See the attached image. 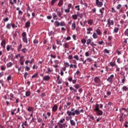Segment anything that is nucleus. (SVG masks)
<instances>
[{
	"label": "nucleus",
	"instance_id": "nucleus-20",
	"mask_svg": "<svg viewBox=\"0 0 128 128\" xmlns=\"http://www.w3.org/2000/svg\"><path fill=\"white\" fill-rule=\"evenodd\" d=\"M70 68H78V66L76 64H70Z\"/></svg>",
	"mask_w": 128,
	"mask_h": 128
},
{
	"label": "nucleus",
	"instance_id": "nucleus-59",
	"mask_svg": "<svg viewBox=\"0 0 128 128\" xmlns=\"http://www.w3.org/2000/svg\"><path fill=\"white\" fill-rule=\"evenodd\" d=\"M112 14H114V13L116 12V10H115L114 8H112Z\"/></svg>",
	"mask_w": 128,
	"mask_h": 128
},
{
	"label": "nucleus",
	"instance_id": "nucleus-52",
	"mask_svg": "<svg viewBox=\"0 0 128 128\" xmlns=\"http://www.w3.org/2000/svg\"><path fill=\"white\" fill-rule=\"evenodd\" d=\"M53 16V18L54 20H58V18H56L58 17V16H56V13H54L52 14Z\"/></svg>",
	"mask_w": 128,
	"mask_h": 128
},
{
	"label": "nucleus",
	"instance_id": "nucleus-22",
	"mask_svg": "<svg viewBox=\"0 0 128 128\" xmlns=\"http://www.w3.org/2000/svg\"><path fill=\"white\" fill-rule=\"evenodd\" d=\"M92 31V28H87V32L86 34H90L92 33H90V32Z\"/></svg>",
	"mask_w": 128,
	"mask_h": 128
},
{
	"label": "nucleus",
	"instance_id": "nucleus-56",
	"mask_svg": "<svg viewBox=\"0 0 128 128\" xmlns=\"http://www.w3.org/2000/svg\"><path fill=\"white\" fill-rule=\"evenodd\" d=\"M124 36H128V28H127L125 32H124Z\"/></svg>",
	"mask_w": 128,
	"mask_h": 128
},
{
	"label": "nucleus",
	"instance_id": "nucleus-11",
	"mask_svg": "<svg viewBox=\"0 0 128 128\" xmlns=\"http://www.w3.org/2000/svg\"><path fill=\"white\" fill-rule=\"evenodd\" d=\"M96 5L98 8H102V6H104V3L102 2H100V0H96Z\"/></svg>",
	"mask_w": 128,
	"mask_h": 128
},
{
	"label": "nucleus",
	"instance_id": "nucleus-45",
	"mask_svg": "<svg viewBox=\"0 0 128 128\" xmlns=\"http://www.w3.org/2000/svg\"><path fill=\"white\" fill-rule=\"evenodd\" d=\"M60 26H66V22H60Z\"/></svg>",
	"mask_w": 128,
	"mask_h": 128
},
{
	"label": "nucleus",
	"instance_id": "nucleus-9",
	"mask_svg": "<svg viewBox=\"0 0 128 128\" xmlns=\"http://www.w3.org/2000/svg\"><path fill=\"white\" fill-rule=\"evenodd\" d=\"M94 81L96 84H98V86H100V79L98 77H95L94 78Z\"/></svg>",
	"mask_w": 128,
	"mask_h": 128
},
{
	"label": "nucleus",
	"instance_id": "nucleus-42",
	"mask_svg": "<svg viewBox=\"0 0 128 128\" xmlns=\"http://www.w3.org/2000/svg\"><path fill=\"white\" fill-rule=\"evenodd\" d=\"M20 62H24V56H20Z\"/></svg>",
	"mask_w": 128,
	"mask_h": 128
},
{
	"label": "nucleus",
	"instance_id": "nucleus-50",
	"mask_svg": "<svg viewBox=\"0 0 128 128\" xmlns=\"http://www.w3.org/2000/svg\"><path fill=\"white\" fill-rule=\"evenodd\" d=\"M122 4H118L116 8V10H120V9L122 8Z\"/></svg>",
	"mask_w": 128,
	"mask_h": 128
},
{
	"label": "nucleus",
	"instance_id": "nucleus-57",
	"mask_svg": "<svg viewBox=\"0 0 128 128\" xmlns=\"http://www.w3.org/2000/svg\"><path fill=\"white\" fill-rule=\"evenodd\" d=\"M69 44L68 42L64 44V48H68Z\"/></svg>",
	"mask_w": 128,
	"mask_h": 128
},
{
	"label": "nucleus",
	"instance_id": "nucleus-2",
	"mask_svg": "<svg viewBox=\"0 0 128 128\" xmlns=\"http://www.w3.org/2000/svg\"><path fill=\"white\" fill-rule=\"evenodd\" d=\"M66 114L68 116H74L76 114V116H78L79 114H80V110H78L74 109V108H72L71 109V110H68L66 112Z\"/></svg>",
	"mask_w": 128,
	"mask_h": 128
},
{
	"label": "nucleus",
	"instance_id": "nucleus-47",
	"mask_svg": "<svg viewBox=\"0 0 128 128\" xmlns=\"http://www.w3.org/2000/svg\"><path fill=\"white\" fill-rule=\"evenodd\" d=\"M22 52H24V54H26L28 52V50L26 48H24L22 50Z\"/></svg>",
	"mask_w": 128,
	"mask_h": 128
},
{
	"label": "nucleus",
	"instance_id": "nucleus-46",
	"mask_svg": "<svg viewBox=\"0 0 128 128\" xmlns=\"http://www.w3.org/2000/svg\"><path fill=\"white\" fill-rule=\"evenodd\" d=\"M124 116V113L122 114V115L120 116L119 120L120 122H122L124 120V118H122V116Z\"/></svg>",
	"mask_w": 128,
	"mask_h": 128
},
{
	"label": "nucleus",
	"instance_id": "nucleus-41",
	"mask_svg": "<svg viewBox=\"0 0 128 128\" xmlns=\"http://www.w3.org/2000/svg\"><path fill=\"white\" fill-rule=\"evenodd\" d=\"M34 110V108L32 106H30L28 107V112H32V110Z\"/></svg>",
	"mask_w": 128,
	"mask_h": 128
},
{
	"label": "nucleus",
	"instance_id": "nucleus-25",
	"mask_svg": "<svg viewBox=\"0 0 128 128\" xmlns=\"http://www.w3.org/2000/svg\"><path fill=\"white\" fill-rule=\"evenodd\" d=\"M27 123H28L27 120L25 121L24 122H22V128H26L24 126H28V125Z\"/></svg>",
	"mask_w": 128,
	"mask_h": 128
},
{
	"label": "nucleus",
	"instance_id": "nucleus-15",
	"mask_svg": "<svg viewBox=\"0 0 128 128\" xmlns=\"http://www.w3.org/2000/svg\"><path fill=\"white\" fill-rule=\"evenodd\" d=\"M50 80V76H45L43 78V80H45L46 82H48Z\"/></svg>",
	"mask_w": 128,
	"mask_h": 128
},
{
	"label": "nucleus",
	"instance_id": "nucleus-12",
	"mask_svg": "<svg viewBox=\"0 0 128 128\" xmlns=\"http://www.w3.org/2000/svg\"><path fill=\"white\" fill-rule=\"evenodd\" d=\"M117 26L114 28V34H118V30H120V24H117Z\"/></svg>",
	"mask_w": 128,
	"mask_h": 128
},
{
	"label": "nucleus",
	"instance_id": "nucleus-58",
	"mask_svg": "<svg viewBox=\"0 0 128 128\" xmlns=\"http://www.w3.org/2000/svg\"><path fill=\"white\" fill-rule=\"evenodd\" d=\"M86 60V61L88 62H92V58H88Z\"/></svg>",
	"mask_w": 128,
	"mask_h": 128
},
{
	"label": "nucleus",
	"instance_id": "nucleus-8",
	"mask_svg": "<svg viewBox=\"0 0 128 128\" xmlns=\"http://www.w3.org/2000/svg\"><path fill=\"white\" fill-rule=\"evenodd\" d=\"M114 75H110L109 77H108L107 79V82H108L110 84H112V80H114Z\"/></svg>",
	"mask_w": 128,
	"mask_h": 128
},
{
	"label": "nucleus",
	"instance_id": "nucleus-54",
	"mask_svg": "<svg viewBox=\"0 0 128 128\" xmlns=\"http://www.w3.org/2000/svg\"><path fill=\"white\" fill-rule=\"evenodd\" d=\"M104 54H110V51L108 49L106 48V49L104 50Z\"/></svg>",
	"mask_w": 128,
	"mask_h": 128
},
{
	"label": "nucleus",
	"instance_id": "nucleus-3",
	"mask_svg": "<svg viewBox=\"0 0 128 128\" xmlns=\"http://www.w3.org/2000/svg\"><path fill=\"white\" fill-rule=\"evenodd\" d=\"M22 40L25 44H28V36H26V32H23L22 34Z\"/></svg>",
	"mask_w": 128,
	"mask_h": 128
},
{
	"label": "nucleus",
	"instance_id": "nucleus-49",
	"mask_svg": "<svg viewBox=\"0 0 128 128\" xmlns=\"http://www.w3.org/2000/svg\"><path fill=\"white\" fill-rule=\"evenodd\" d=\"M26 6L27 7V12L28 10L29 12H32V9H30V6H28V4H26Z\"/></svg>",
	"mask_w": 128,
	"mask_h": 128
},
{
	"label": "nucleus",
	"instance_id": "nucleus-34",
	"mask_svg": "<svg viewBox=\"0 0 128 128\" xmlns=\"http://www.w3.org/2000/svg\"><path fill=\"white\" fill-rule=\"evenodd\" d=\"M30 26V22H26L25 26L26 28H28L29 26Z\"/></svg>",
	"mask_w": 128,
	"mask_h": 128
},
{
	"label": "nucleus",
	"instance_id": "nucleus-61",
	"mask_svg": "<svg viewBox=\"0 0 128 128\" xmlns=\"http://www.w3.org/2000/svg\"><path fill=\"white\" fill-rule=\"evenodd\" d=\"M33 42L34 44H38V40H34Z\"/></svg>",
	"mask_w": 128,
	"mask_h": 128
},
{
	"label": "nucleus",
	"instance_id": "nucleus-24",
	"mask_svg": "<svg viewBox=\"0 0 128 128\" xmlns=\"http://www.w3.org/2000/svg\"><path fill=\"white\" fill-rule=\"evenodd\" d=\"M103 10H104V8H102L100 10V12L102 18L104 16V12H102Z\"/></svg>",
	"mask_w": 128,
	"mask_h": 128
},
{
	"label": "nucleus",
	"instance_id": "nucleus-44",
	"mask_svg": "<svg viewBox=\"0 0 128 128\" xmlns=\"http://www.w3.org/2000/svg\"><path fill=\"white\" fill-rule=\"evenodd\" d=\"M81 42L82 44H84L86 42V40L84 38L81 40Z\"/></svg>",
	"mask_w": 128,
	"mask_h": 128
},
{
	"label": "nucleus",
	"instance_id": "nucleus-14",
	"mask_svg": "<svg viewBox=\"0 0 128 128\" xmlns=\"http://www.w3.org/2000/svg\"><path fill=\"white\" fill-rule=\"evenodd\" d=\"M59 128H66V123H58Z\"/></svg>",
	"mask_w": 128,
	"mask_h": 128
},
{
	"label": "nucleus",
	"instance_id": "nucleus-32",
	"mask_svg": "<svg viewBox=\"0 0 128 128\" xmlns=\"http://www.w3.org/2000/svg\"><path fill=\"white\" fill-rule=\"evenodd\" d=\"M47 70H48V71H46V74H50V72H52V70L50 69V68H49V67H48V68H47Z\"/></svg>",
	"mask_w": 128,
	"mask_h": 128
},
{
	"label": "nucleus",
	"instance_id": "nucleus-4",
	"mask_svg": "<svg viewBox=\"0 0 128 128\" xmlns=\"http://www.w3.org/2000/svg\"><path fill=\"white\" fill-rule=\"evenodd\" d=\"M86 44L87 46H96V44H94V42H92V39L89 38L86 40Z\"/></svg>",
	"mask_w": 128,
	"mask_h": 128
},
{
	"label": "nucleus",
	"instance_id": "nucleus-63",
	"mask_svg": "<svg viewBox=\"0 0 128 128\" xmlns=\"http://www.w3.org/2000/svg\"><path fill=\"white\" fill-rule=\"evenodd\" d=\"M68 82H71L72 80V77L70 76L69 78H68Z\"/></svg>",
	"mask_w": 128,
	"mask_h": 128
},
{
	"label": "nucleus",
	"instance_id": "nucleus-43",
	"mask_svg": "<svg viewBox=\"0 0 128 128\" xmlns=\"http://www.w3.org/2000/svg\"><path fill=\"white\" fill-rule=\"evenodd\" d=\"M30 96V92L26 91V96Z\"/></svg>",
	"mask_w": 128,
	"mask_h": 128
},
{
	"label": "nucleus",
	"instance_id": "nucleus-26",
	"mask_svg": "<svg viewBox=\"0 0 128 128\" xmlns=\"http://www.w3.org/2000/svg\"><path fill=\"white\" fill-rule=\"evenodd\" d=\"M38 72L35 73L33 76H32V78H38Z\"/></svg>",
	"mask_w": 128,
	"mask_h": 128
},
{
	"label": "nucleus",
	"instance_id": "nucleus-23",
	"mask_svg": "<svg viewBox=\"0 0 128 128\" xmlns=\"http://www.w3.org/2000/svg\"><path fill=\"white\" fill-rule=\"evenodd\" d=\"M98 34H97L96 32H94L92 34L93 38L96 39L98 38Z\"/></svg>",
	"mask_w": 128,
	"mask_h": 128
},
{
	"label": "nucleus",
	"instance_id": "nucleus-31",
	"mask_svg": "<svg viewBox=\"0 0 128 128\" xmlns=\"http://www.w3.org/2000/svg\"><path fill=\"white\" fill-rule=\"evenodd\" d=\"M110 66L114 68V66H116V61H114V62H110Z\"/></svg>",
	"mask_w": 128,
	"mask_h": 128
},
{
	"label": "nucleus",
	"instance_id": "nucleus-53",
	"mask_svg": "<svg viewBox=\"0 0 128 128\" xmlns=\"http://www.w3.org/2000/svg\"><path fill=\"white\" fill-rule=\"evenodd\" d=\"M73 58H74L76 60H80V58H78V55L74 56Z\"/></svg>",
	"mask_w": 128,
	"mask_h": 128
},
{
	"label": "nucleus",
	"instance_id": "nucleus-60",
	"mask_svg": "<svg viewBox=\"0 0 128 128\" xmlns=\"http://www.w3.org/2000/svg\"><path fill=\"white\" fill-rule=\"evenodd\" d=\"M112 40V36H108V42H110V40Z\"/></svg>",
	"mask_w": 128,
	"mask_h": 128
},
{
	"label": "nucleus",
	"instance_id": "nucleus-6",
	"mask_svg": "<svg viewBox=\"0 0 128 128\" xmlns=\"http://www.w3.org/2000/svg\"><path fill=\"white\" fill-rule=\"evenodd\" d=\"M107 22L108 28H110V26H114V20H111L110 18H108L107 20Z\"/></svg>",
	"mask_w": 128,
	"mask_h": 128
},
{
	"label": "nucleus",
	"instance_id": "nucleus-28",
	"mask_svg": "<svg viewBox=\"0 0 128 128\" xmlns=\"http://www.w3.org/2000/svg\"><path fill=\"white\" fill-rule=\"evenodd\" d=\"M54 24L55 26L58 28V26H60V23L58 22V21H55Z\"/></svg>",
	"mask_w": 128,
	"mask_h": 128
},
{
	"label": "nucleus",
	"instance_id": "nucleus-33",
	"mask_svg": "<svg viewBox=\"0 0 128 128\" xmlns=\"http://www.w3.org/2000/svg\"><path fill=\"white\" fill-rule=\"evenodd\" d=\"M12 48V46L8 44L6 46V50L7 52H10V49Z\"/></svg>",
	"mask_w": 128,
	"mask_h": 128
},
{
	"label": "nucleus",
	"instance_id": "nucleus-35",
	"mask_svg": "<svg viewBox=\"0 0 128 128\" xmlns=\"http://www.w3.org/2000/svg\"><path fill=\"white\" fill-rule=\"evenodd\" d=\"M6 40H3L1 42V46H6Z\"/></svg>",
	"mask_w": 128,
	"mask_h": 128
},
{
	"label": "nucleus",
	"instance_id": "nucleus-27",
	"mask_svg": "<svg viewBox=\"0 0 128 128\" xmlns=\"http://www.w3.org/2000/svg\"><path fill=\"white\" fill-rule=\"evenodd\" d=\"M13 64L12 62H9L6 64L7 68H12L13 66Z\"/></svg>",
	"mask_w": 128,
	"mask_h": 128
},
{
	"label": "nucleus",
	"instance_id": "nucleus-29",
	"mask_svg": "<svg viewBox=\"0 0 128 128\" xmlns=\"http://www.w3.org/2000/svg\"><path fill=\"white\" fill-rule=\"evenodd\" d=\"M70 90H72L74 92V93L78 92V90H76V89L74 88L72 86L70 87Z\"/></svg>",
	"mask_w": 128,
	"mask_h": 128
},
{
	"label": "nucleus",
	"instance_id": "nucleus-10",
	"mask_svg": "<svg viewBox=\"0 0 128 128\" xmlns=\"http://www.w3.org/2000/svg\"><path fill=\"white\" fill-rule=\"evenodd\" d=\"M54 62L55 64L53 65V66L55 68H58V64H60V60H54Z\"/></svg>",
	"mask_w": 128,
	"mask_h": 128
},
{
	"label": "nucleus",
	"instance_id": "nucleus-5",
	"mask_svg": "<svg viewBox=\"0 0 128 128\" xmlns=\"http://www.w3.org/2000/svg\"><path fill=\"white\" fill-rule=\"evenodd\" d=\"M68 8L64 9V12H66V14H70V8L72 10L74 8V6H72V4H69L68 6Z\"/></svg>",
	"mask_w": 128,
	"mask_h": 128
},
{
	"label": "nucleus",
	"instance_id": "nucleus-38",
	"mask_svg": "<svg viewBox=\"0 0 128 128\" xmlns=\"http://www.w3.org/2000/svg\"><path fill=\"white\" fill-rule=\"evenodd\" d=\"M64 1L62 0H60L58 3V6H62Z\"/></svg>",
	"mask_w": 128,
	"mask_h": 128
},
{
	"label": "nucleus",
	"instance_id": "nucleus-40",
	"mask_svg": "<svg viewBox=\"0 0 128 128\" xmlns=\"http://www.w3.org/2000/svg\"><path fill=\"white\" fill-rule=\"evenodd\" d=\"M57 14L59 18H62V12L58 11L57 12Z\"/></svg>",
	"mask_w": 128,
	"mask_h": 128
},
{
	"label": "nucleus",
	"instance_id": "nucleus-1",
	"mask_svg": "<svg viewBox=\"0 0 128 128\" xmlns=\"http://www.w3.org/2000/svg\"><path fill=\"white\" fill-rule=\"evenodd\" d=\"M103 106L104 105H102V104H96V106H94V110L96 112L97 116H102L104 112H102V110H100V108L102 109Z\"/></svg>",
	"mask_w": 128,
	"mask_h": 128
},
{
	"label": "nucleus",
	"instance_id": "nucleus-48",
	"mask_svg": "<svg viewBox=\"0 0 128 128\" xmlns=\"http://www.w3.org/2000/svg\"><path fill=\"white\" fill-rule=\"evenodd\" d=\"M22 44H20L18 47V52H20V50H22Z\"/></svg>",
	"mask_w": 128,
	"mask_h": 128
},
{
	"label": "nucleus",
	"instance_id": "nucleus-39",
	"mask_svg": "<svg viewBox=\"0 0 128 128\" xmlns=\"http://www.w3.org/2000/svg\"><path fill=\"white\" fill-rule=\"evenodd\" d=\"M74 86L76 90H78V88H80V86L78 84H76L74 85Z\"/></svg>",
	"mask_w": 128,
	"mask_h": 128
},
{
	"label": "nucleus",
	"instance_id": "nucleus-13",
	"mask_svg": "<svg viewBox=\"0 0 128 128\" xmlns=\"http://www.w3.org/2000/svg\"><path fill=\"white\" fill-rule=\"evenodd\" d=\"M34 62V58H32L31 60H26L25 62V64H28V63L30 64H32V62Z\"/></svg>",
	"mask_w": 128,
	"mask_h": 128
},
{
	"label": "nucleus",
	"instance_id": "nucleus-7",
	"mask_svg": "<svg viewBox=\"0 0 128 128\" xmlns=\"http://www.w3.org/2000/svg\"><path fill=\"white\" fill-rule=\"evenodd\" d=\"M70 66V63L68 62H64V67L62 68V70L63 72H66V68Z\"/></svg>",
	"mask_w": 128,
	"mask_h": 128
},
{
	"label": "nucleus",
	"instance_id": "nucleus-64",
	"mask_svg": "<svg viewBox=\"0 0 128 128\" xmlns=\"http://www.w3.org/2000/svg\"><path fill=\"white\" fill-rule=\"evenodd\" d=\"M1 70H6V67L4 66H1Z\"/></svg>",
	"mask_w": 128,
	"mask_h": 128
},
{
	"label": "nucleus",
	"instance_id": "nucleus-30",
	"mask_svg": "<svg viewBox=\"0 0 128 128\" xmlns=\"http://www.w3.org/2000/svg\"><path fill=\"white\" fill-rule=\"evenodd\" d=\"M6 28H7V30H10L11 28H12V24H6Z\"/></svg>",
	"mask_w": 128,
	"mask_h": 128
},
{
	"label": "nucleus",
	"instance_id": "nucleus-17",
	"mask_svg": "<svg viewBox=\"0 0 128 128\" xmlns=\"http://www.w3.org/2000/svg\"><path fill=\"white\" fill-rule=\"evenodd\" d=\"M76 22L74 21L72 24V30H76Z\"/></svg>",
	"mask_w": 128,
	"mask_h": 128
},
{
	"label": "nucleus",
	"instance_id": "nucleus-37",
	"mask_svg": "<svg viewBox=\"0 0 128 128\" xmlns=\"http://www.w3.org/2000/svg\"><path fill=\"white\" fill-rule=\"evenodd\" d=\"M72 20H78V15L77 14H73L72 15Z\"/></svg>",
	"mask_w": 128,
	"mask_h": 128
},
{
	"label": "nucleus",
	"instance_id": "nucleus-19",
	"mask_svg": "<svg viewBox=\"0 0 128 128\" xmlns=\"http://www.w3.org/2000/svg\"><path fill=\"white\" fill-rule=\"evenodd\" d=\"M88 24L89 26H92V24H94V20L92 19H89L88 20Z\"/></svg>",
	"mask_w": 128,
	"mask_h": 128
},
{
	"label": "nucleus",
	"instance_id": "nucleus-18",
	"mask_svg": "<svg viewBox=\"0 0 128 128\" xmlns=\"http://www.w3.org/2000/svg\"><path fill=\"white\" fill-rule=\"evenodd\" d=\"M96 34H98V36H102V31H100V28H98L96 30Z\"/></svg>",
	"mask_w": 128,
	"mask_h": 128
},
{
	"label": "nucleus",
	"instance_id": "nucleus-16",
	"mask_svg": "<svg viewBox=\"0 0 128 128\" xmlns=\"http://www.w3.org/2000/svg\"><path fill=\"white\" fill-rule=\"evenodd\" d=\"M58 105L56 104H54L52 108V111L54 112H56L58 110Z\"/></svg>",
	"mask_w": 128,
	"mask_h": 128
},
{
	"label": "nucleus",
	"instance_id": "nucleus-51",
	"mask_svg": "<svg viewBox=\"0 0 128 128\" xmlns=\"http://www.w3.org/2000/svg\"><path fill=\"white\" fill-rule=\"evenodd\" d=\"M122 90L123 91L125 90V92H126V90H128V87L126 86H124L122 88Z\"/></svg>",
	"mask_w": 128,
	"mask_h": 128
},
{
	"label": "nucleus",
	"instance_id": "nucleus-21",
	"mask_svg": "<svg viewBox=\"0 0 128 128\" xmlns=\"http://www.w3.org/2000/svg\"><path fill=\"white\" fill-rule=\"evenodd\" d=\"M70 124L72 126H76V122H74V120H70Z\"/></svg>",
	"mask_w": 128,
	"mask_h": 128
},
{
	"label": "nucleus",
	"instance_id": "nucleus-36",
	"mask_svg": "<svg viewBox=\"0 0 128 128\" xmlns=\"http://www.w3.org/2000/svg\"><path fill=\"white\" fill-rule=\"evenodd\" d=\"M66 122V119L64 118H63L61 119L60 122H58V124H64V122Z\"/></svg>",
	"mask_w": 128,
	"mask_h": 128
},
{
	"label": "nucleus",
	"instance_id": "nucleus-55",
	"mask_svg": "<svg viewBox=\"0 0 128 128\" xmlns=\"http://www.w3.org/2000/svg\"><path fill=\"white\" fill-rule=\"evenodd\" d=\"M56 2H58V0H52L51 2L52 6H54V3Z\"/></svg>",
	"mask_w": 128,
	"mask_h": 128
},
{
	"label": "nucleus",
	"instance_id": "nucleus-62",
	"mask_svg": "<svg viewBox=\"0 0 128 128\" xmlns=\"http://www.w3.org/2000/svg\"><path fill=\"white\" fill-rule=\"evenodd\" d=\"M30 70V68L28 66H26L25 70H26V72H28Z\"/></svg>",
	"mask_w": 128,
	"mask_h": 128
}]
</instances>
